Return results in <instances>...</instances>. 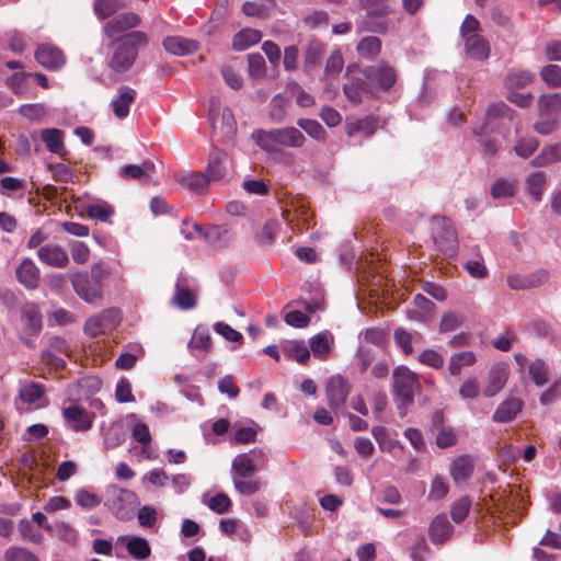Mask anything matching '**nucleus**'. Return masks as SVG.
I'll use <instances>...</instances> for the list:
<instances>
[{
  "instance_id": "f257e3e1",
  "label": "nucleus",
  "mask_w": 561,
  "mask_h": 561,
  "mask_svg": "<svg viewBox=\"0 0 561 561\" xmlns=\"http://www.w3.org/2000/svg\"><path fill=\"white\" fill-rule=\"evenodd\" d=\"M148 43L147 34L141 31H131L113 39L107 46L106 66L115 75L128 72L135 65L139 50Z\"/></svg>"
},
{
  "instance_id": "f03ea898",
  "label": "nucleus",
  "mask_w": 561,
  "mask_h": 561,
  "mask_svg": "<svg viewBox=\"0 0 561 561\" xmlns=\"http://www.w3.org/2000/svg\"><path fill=\"white\" fill-rule=\"evenodd\" d=\"M110 274L102 263H94L91 272H83L79 270H70L68 278L71 283L73 291L87 304H96L103 298V283L102 279Z\"/></svg>"
},
{
  "instance_id": "7ed1b4c3",
  "label": "nucleus",
  "mask_w": 561,
  "mask_h": 561,
  "mask_svg": "<svg viewBox=\"0 0 561 561\" xmlns=\"http://www.w3.org/2000/svg\"><path fill=\"white\" fill-rule=\"evenodd\" d=\"M252 140L257 147L273 156L278 152L277 146L287 148H301L306 142V137L296 127L287 126L273 129H255L251 135Z\"/></svg>"
},
{
  "instance_id": "20e7f679",
  "label": "nucleus",
  "mask_w": 561,
  "mask_h": 561,
  "mask_svg": "<svg viewBox=\"0 0 561 561\" xmlns=\"http://www.w3.org/2000/svg\"><path fill=\"white\" fill-rule=\"evenodd\" d=\"M257 463L250 455H237L231 462V477L236 490L242 495H253L262 488V481L254 472Z\"/></svg>"
},
{
  "instance_id": "39448f33",
  "label": "nucleus",
  "mask_w": 561,
  "mask_h": 561,
  "mask_svg": "<svg viewBox=\"0 0 561 561\" xmlns=\"http://www.w3.org/2000/svg\"><path fill=\"white\" fill-rule=\"evenodd\" d=\"M61 416L68 430L80 433L92 428L95 413L88 411L78 401L67 399L61 407Z\"/></svg>"
},
{
  "instance_id": "423d86ee",
  "label": "nucleus",
  "mask_w": 561,
  "mask_h": 561,
  "mask_svg": "<svg viewBox=\"0 0 561 561\" xmlns=\"http://www.w3.org/2000/svg\"><path fill=\"white\" fill-rule=\"evenodd\" d=\"M136 501V494L116 484L108 485L105 492V505L111 513L121 520L130 518L131 505Z\"/></svg>"
},
{
  "instance_id": "0eeeda50",
  "label": "nucleus",
  "mask_w": 561,
  "mask_h": 561,
  "mask_svg": "<svg viewBox=\"0 0 561 561\" xmlns=\"http://www.w3.org/2000/svg\"><path fill=\"white\" fill-rule=\"evenodd\" d=\"M432 237L438 249L446 255L457 252L458 237L451 220L444 216L433 217Z\"/></svg>"
},
{
  "instance_id": "6e6552de",
  "label": "nucleus",
  "mask_w": 561,
  "mask_h": 561,
  "mask_svg": "<svg viewBox=\"0 0 561 561\" xmlns=\"http://www.w3.org/2000/svg\"><path fill=\"white\" fill-rule=\"evenodd\" d=\"M393 394L402 398L404 402H413L419 380L415 373L405 366H399L393 370Z\"/></svg>"
},
{
  "instance_id": "1a4fd4ad",
  "label": "nucleus",
  "mask_w": 561,
  "mask_h": 561,
  "mask_svg": "<svg viewBox=\"0 0 561 561\" xmlns=\"http://www.w3.org/2000/svg\"><path fill=\"white\" fill-rule=\"evenodd\" d=\"M121 322V312L116 308H108L99 314L90 317L84 323V333L91 337L105 334L115 329Z\"/></svg>"
},
{
  "instance_id": "9d476101",
  "label": "nucleus",
  "mask_w": 561,
  "mask_h": 561,
  "mask_svg": "<svg viewBox=\"0 0 561 561\" xmlns=\"http://www.w3.org/2000/svg\"><path fill=\"white\" fill-rule=\"evenodd\" d=\"M364 77L368 85L380 90H389L396 82L394 69L388 65L381 64L369 66L364 69Z\"/></svg>"
},
{
  "instance_id": "9b49d317",
  "label": "nucleus",
  "mask_w": 561,
  "mask_h": 561,
  "mask_svg": "<svg viewBox=\"0 0 561 561\" xmlns=\"http://www.w3.org/2000/svg\"><path fill=\"white\" fill-rule=\"evenodd\" d=\"M350 390V383L342 376L336 375L329 378L325 386L329 407L334 411H339L344 405Z\"/></svg>"
},
{
  "instance_id": "f8f14e48",
  "label": "nucleus",
  "mask_w": 561,
  "mask_h": 561,
  "mask_svg": "<svg viewBox=\"0 0 561 561\" xmlns=\"http://www.w3.org/2000/svg\"><path fill=\"white\" fill-rule=\"evenodd\" d=\"M38 260L55 268H65L69 264V255L65 248L58 243L49 242L37 249Z\"/></svg>"
},
{
  "instance_id": "ddd939ff",
  "label": "nucleus",
  "mask_w": 561,
  "mask_h": 561,
  "mask_svg": "<svg viewBox=\"0 0 561 561\" xmlns=\"http://www.w3.org/2000/svg\"><path fill=\"white\" fill-rule=\"evenodd\" d=\"M140 23V18L134 12H124L111 19L103 26V33L106 37L115 39L119 34H123L131 28H135Z\"/></svg>"
},
{
  "instance_id": "4468645a",
  "label": "nucleus",
  "mask_w": 561,
  "mask_h": 561,
  "mask_svg": "<svg viewBox=\"0 0 561 561\" xmlns=\"http://www.w3.org/2000/svg\"><path fill=\"white\" fill-rule=\"evenodd\" d=\"M549 279V272L540 268L529 274H513L507 277V285L513 290H526L540 287Z\"/></svg>"
},
{
  "instance_id": "2eb2a0df",
  "label": "nucleus",
  "mask_w": 561,
  "mask_h": 561,
  "mask_svg": "<svg viewBox=\"0 0 561 561\" xmlns=\"http://www.w3.org/2000/svg\"><path fill=\"white\" fill-rule=\"evenodd\" d=\"M35 58L38 64L48 70H58L66 62L62 50L51 44L39 45L35 51Z\"/></svg>"
},
{
  "instance_id": "dca6fc26",
  "label": "nucleus",
  "mask_w": 561,
  "mask_h": 561,
  "mask_svg": "<svg viewBox=\"0 0 561 561\" xmlns=\"http://www.w3.org/2000/svg\"><path fill=\"white\" fill-rule=\"evenodd\" d=\"M193 229L197 231L199 238H203L210 245L216 248H222L229 244L230 229L227 225L211 226L208 229H204L201 225L194 222Z\"/></svg>"
},
{
  "instance_id": "f3484780",
  "label": "nucleus",
  "mask_w": 561,
  "mask_h": 561,
  "mask_svg": "<svg viewBox=\"0 0 561 561\" xmlns=\"http://www.w3.org/2000/svg\"><path fill=\"white\" fill-rule=\"evenodd\" d=\"M510 375V367L506 363H496L490 370L488 376V383L483 390L486 398H492L497 394L505 386Z\"/></svg>"
},
{
  "instance_id": "a211bd4d",
  "label": "nucleus",
  "mask_w": 561,
  "mask_h": 561,
  "mask_svg": "<svg viewBox=\"0 0 561 561\" xmlns=\"http://www.w3.org/2000/svg\"><path fill=\"white\" fill-rule=\"evenodd\" d=\"M18 282L27 289H36L39 285L41 271L31 259H24L15 271Z\"/></svg>"
},
{
  "instance_id": "6ab92c4d",
  "label": "nucleus",
  "mask_w": 561,
  "mask_h": 561,
  "mask_svg": "<svg viewBox=\"0 0 561 561\" xmlns=\"http://www.w3.org/2000/svg\"><path fill=\"white\" fill-rule=\"evenodd\" d=\"M117 542H125V547L129 556L137 561L146 560L151 554V548L147 539L138 536L125 537L121 536L117 538Z\"/></svg>"
},
{
  "instance_id": "aec40b11",
  "label": "nucleus",
  "mask_w": 561,
  "mask_h": 561,
  "mask_svg": "<svg viewBox=\"0 0 561 561\" xmlns=\"http://www.w3.org/2000/svg\"><path fill=\"white\" fill-rule=\"evenodd\" d=\"M136 100V91L129 87H121L118 94L112 100L111 106L114 115L123 119L128 116L130 105Z\"/></svg>"
},
{
  "instance_id": "412c9836",
  "label": "nucleus",
  "mask_w": 561,
  "mask_h": 561,
  "mask_svg": "<svg viewBox=\"0 0 561 561\" xmlns=\"http://www.w3.org/2000/svg\"><path fill=\"white\" fill-rule=\"evenodd\" d=\"M333 344V334L329 331H322L310 339L309 350L316 358L324 360L329 357Z\"/></svg>"
},
{
  "instance_id": "4be33fe9",
  "label": "nucleus",
  "mask_w": 561,
  "mask_h": 561,
  "mask_svg": "<svg viewBox=\"0 0 561 561\" xmlns=\"http://www.w3.org/2000/svg\"><path fill=\"white\" fill-rule=\"evenodd\" d=\"M473 459L469 455H461L453 459L449 473L455 483L465 482L473 472Z\"/></svg>"
},
{
  "instance_id": "5701e85b",
  "label": "nucleus",
  "mask_w": 561,
  "mask_h": 561,
  "mask_svg": "<svg viewBox=\"0 0 561 561\" xmlns=\"http://www.w3.org/2000/svg\"><path fill=\"white\" fill-rule=\"evenodd\" d=\"M454 531V527L446 516H436L430 525V539L434 545H442L446 542Z\"/></svg>"
},
{
  "instance_id": "b1692460",
  "label": "nucleus",
  "mask_w": 561,
  "mask_h": 561,
  "mask_svg": "<svg viewBox=\"0 0 561 561\" xmlns=\"http://www.w3.org/2000/svg\"><path fill=\"white\" fill-rule=\"evenodd\" d=\"M228 157L224 151L214 150L208 158L206 176L210 181H219L227 173Z\"/></svg>"
},
{
  "instance_id": "393cba45",
  "label": "nucleus",
  "mask_w": 561,
  "mask_h": 561,
  "mask_svg": "<svg viewBox=\"0 0 561 561\" xmlns=\"http://www.w3.org/2000/svg\"><path fill=\"white\" fill-rule=\"evenodd\" d=\"M162 44L168 53L176 56L188 55L198 49V43L196 41L181 36H168L163 39Z\"/></svg>"
},
{
  "instance_id": "a878e982",
  "label": "nucleus",
  "mask_w": 561,
  "mask_h": 561,
  "mask_svg": "<svg viewBox=\"0 0 561 561\" xmlns=\"http://www.w3.org/2000/svg\"><path fill=\"white\" fill-rule=\"evenodd\" d=\"M22 320L31 334H37L43 328V316L35 302H25L21 309Z\"/></svg>"
},
{
  "instance_id": "bb28decb",
  "label": "nucleus",
  "mask_w": 561,
  "mask_h": 561,
  "mask_svg": "<svg viewBox=\"0 0 561 561\" xmlns=\"http://www.w3.org/2000/svg\"><path fill=\"white\" fill-rule=\"evenodd\" d=\"M154 172V164L151 161H144L140 164H127L123 167L119 174L126 180L133 179L145 182L150 180Z\"/></svg>"
},
{
  "instance_id": "cd10ccee",
  "label": "nucleus",
  "mask_w": 561,
  "mask_h": 561,
  "mask_svg": "<svg viewBox=\"0 0 561 561\" xmlns=\"http://www.w3.org/2000/svg\"><path fill=\"white\" fill-rule=\"evenodd\" d=\"M561 161V142L548 144L531 160L535 168H545Z\"/></svg>"
},
{
  "instance_id": "c85d7f7f",
  "label": "nucleus",
  "mask_w": 561,
  "mask_h": 561,
  "mask_svg": "<svg viewBox=\"0 0 561 561\" xmlns=\"http://www.w3.org/2000/svg\"><path fill=\"white\" fill-rule=\"evenodd\" d=\"M523 402L517 398H510L503 401L493 414V421L505 423L512 421L522 410Z\"/></svg>"
},
{
  "instance_id": "c756f323",
  "label": "nucleus",
  "mask_w": 561,
  "mask_h": 561,
  "mask_svg": "<svg viewBox=\"0 0 561 561\" xmlns=\"http://www.w3.org/2000/svg\"><path fill=\"white\" fill-rule=\"evenodd\" d=\"M178 182L191 192L203 194L207 188L209 180L203 172H187L179 175Z\"/></svg>"
},
{
  "instance_id": "7c9ffc66",
  "label": "nucleus",
  "mask_w": 561,
  "mask_h": 561,
  "mask_svg": "<svg viewBox=\"0 0 561 561\" xmlns=\"http://www.w3.org/2000/svg\"><path fill=\"white\" fill-rule=\"evenodd\" d=\"M547 176L543 172H534L525 179V190L529 194L535 203H539L542 199L543 192L546 190Z\"/></svg>"
},
{
  "instance_id": "2f4dec72",
  "label": "nucleus",
  "mask_w": 561,
  "mask_h": 561,
  "mask_svg": "<svg viewBox=\"0 0 561 561\" xmlns=\"http://www.w3.org/2000/svg\"><path fill=\"white\" fill-rule=\"evenodd\" d=\"M41 138L46 148L55 154L62 156L66 153L64 145V131L57 128H46L41 133Z\"/></svg>"
},
{
  "instance_id": "473e14b6",
  "label": "nucleus",
  "mask_w": 561,
  "mask_h": 561,
  "mask_svg": "<svg viewBox=\"0 0 561 561\" xmlns=\"http://www.w3.org/2000/svg\"><path fill=\"white\" fill-rule=\"evenodd\" d=\"M343 91L353 103H360L363 93H373V89L368 85L366 79L360 78H352L350 82L343 85Z\"/></svg>"
},
{
  "instance_id": "72a5a7b5",
  "label": "nucleus",
  "mask_w": 561,
  "mask_h": 561,
  "mask_svg": "<svg viewBox=\"0 0 561 561\" xmlns=\"http://www.w3.org/2000/svg\"><path fill=\"white\" fill-rule=\"evenodd\" d=\"M465 42V50L467 56L476 60H483L489 57L490 47L488 42L482 37H469Z\"/></svg>"
},
{
  "instance_id": "f704fd0d",
  "label": "nucleus",
  "mask_w": 561,
  "mask_h": 561,
  "mask_svg": "<svg viewBox=\"0 0 561 561\" xmlns=\"http://www.w3.org/2000/svg\"><path fill=\"white\" fill-rule=\"evenodd\" d=\"M477 363V356L472 351L455 353L450 356L448 371L451 376H459L463 367L472 366Z\"/></svg>"
},
{
  "instance_id": "c9c22d12",
  "label": "nucleus",
  "mask_w": 561,
  "mask_h": 561,
  "mask_svg": "<svg viewBox=\"0 0 561 561\" xmlns=\"http://www.w3.org/2000/svg\"><path fill=\"white\" fill-rule=\"evenodd\" d=\"M262 38V33L254 28H243L238 32L232 39V46L236 50L242 51L257 44Z\"/></svg>"
},
{
  "instance_id": "e433bc0d",
  "label": "nucleus",
  "mask_w": 561,
  "mask_h": 561,
  "mask_svg": "<svg viewBox=\"0 0 561 561\" xmlns=\"http://www.w3.org/2000/svg\"><path fill=\"white\" fill-rule=\"evenodd\" d=\"M283 353L299 364H306L310 357L309 346L304 341H289L283 346Z\"/></svg>"
},
{
  "instance_id": "4c0bfd02",
  "label": "nucleus",
  "mask_w": 561,
  "mask_h": 561,
  "mask_svg": "<svg viewBox=\"0 0 561 561\" xmlns=\"http://www.w3.org/2000/svg\"><path fill=\"white\" fill-rule=\"evenodd\" d=\"M173 302L180 309L188 310L196 306V295L192 289L182 286L181 279H178V282L175 284Z\"/></svg>"
},
{
  "instance_id": "58836bf2",
  "label": "nucleus",
  "mask_w": 561,
  "mask_h": 561,
  "mask_svg": "<svg viewBox=\"0 0 561 561\" xmlns=\"http://www.w3.org/2000/svg\"><path fill=\"white\" fill-rule=\"evenodd\" d=\"M18 529L24 541L33 545H39L44 540V536L39 527L35 526V524L30 519H21L18 525Z\"/></svg>"
},
{
  "instance_id": "ea45409f",
  "label": "nucleus",
  "mask_w": 561,
  "mask_h": 561,
  "mask_svg": "<svg viewBox=\"0 0 561 561\" xmlns=\"http://www.w3.org/2000/svg\"><path fill=\"white\" fill-rule=\"evenodd\" d=\"M561 111V96L558 93L542 94L538 100L539 115H558Z\"/></svg>"
},
{
  "instance_id": "a19ab883",
  "label": "nucleus",
  "mask_w": 561,
  "mask_h": 561,
  "mask_svg": "<svg viewBox=\"0 0 561 561\" xmlns=\"http://www.w3.org/2000/svg\"><path fill=\"white\" fill-rule=\"evenodd\" d=\"M324 53V44L318 39H310L304 49V60L307 67L319 66Z\"/></svg>"
},
{
  "instance_id": "79ce46f5",
  "label": "nucleus",
  "mask_w": 561,
  "mask_h": 561,
  "mask_svg": "<svg viewBox=\"0 0 561 561\" xmlns=\"http://www.w3.org/2000/svg\"><path fill=\"white\" fill-rule=\"evenodd\" d=\"M126 439V432L118 423H113L108 426L103 438L105 449H113L121 446Z\"/></svg>"
},
{
  "instance_id": "37998d69",
  "label": "nucleus",
  "mask_w": 561,
  "mask_h": 561,
  "mask_svg": "<svg viewBox=\"0 0 561 561\" xmlns=\"http://www.w3.org/2000/svg\"><path fill=\"white\" fill-rule=\"evenodd\" d=\"M280 229V224L276 219H268L262 227L261 231L255 234V240L261 245L272 244Z\"/></svg>"
},
{
  "instance_id": "c03bdc74",
  "label": "nucleus",
  "mask_w": 561,
  "mask_h": 561,
  "mask_svg": "<svg viewBox=\"0 0 561 561\" xmlns=\"http://www.w3.org/2000/svg\"><path fill=\"white\" fill-rule=\"evenodd\" d=\"M124 5L123 0H94L93 10L99 19L104 20L124 8Z\"/></svg>"
},
{
  "instance_id": "a18cd8bd",
  "label": "nucleus",
  "mask_w": 561,
  "mask_h": 561,
  "mask_svg": "<svg viewBox=\"0 0 561 561\" xmlns=\"http://www.w3.org/2000/svg\"><path fill=\"white\" fill-rule=\"evenodd\" d=\"M534 79V73L528 70H512L506 75L505 85L508 90H516L528 85Z\"/></svg>"
},
{
  "instance_id": "49530a36",
  "label": "nucleus",
  "mask_w": 561,
  "mask_h": 561,
  "mask_svg": "<svg viewBox=\"0 0 561 561\" xmlns=\"http://www.w3.org/2000/svg\"><path fill=\"white\" fill-rule=\"evenodd\" d=\"M528 374L538 387H542L549 381V367L540 358L530 363Z\"/></svg>"
},
{
  "instance_id": "de8ad7c7",
  "label": "nucleus",
  "mask_w": 561,
  "mask_h": 561,
  "mask_svg": "<svg viewBox=\"0 0 561 561\" xmlns=\"http://www.w3.org/2000/svg\"><path fill=\"white\" fill-rule=\"evenodd\" d=\"M47 530L51 531L59 540L69 545H73L77 540V535L73 528L65 522H56L53 525H46Z\"/></svg>"
},
{
  "instance_id": "09e8293b",
  "label": "nucleus",
  "mask_w": 561,
  "mask_h": 561,
  "mask_svg": "<svg viewBox=\"0 0 561 561\" xmlns=\"http://www.w3.org/2000/svg\"><path fill=\"white\" fill-rule=\"evenodd\" d=\"M44 394V387L38 382H28L21 386L20 399L28 404L36 403Z\"/></svg>"
},
{
  "instance_id": "8fccbe9b",
  "label": "nucleus",
  "mask_w": 561,
  "mask_h": 561,
  "mask_svg": "<svg viewBox=\"0 0 561 561\" xmlns=\"http://www.w3.org/2000/svg\"><path fill=\"white\" fill-rule=\"evenodd\" d=\"M378 122L375 117L368 116L363 119H358L347 127V135L353 136L355 133H362L365 136H371L377 129Z\"/></svg>"
},
{
  "instance_id": "3c124183",
  "label": "nucleus",
  "mask_w": 561,
  "mask_h": 561,
  "mask_svg": "<svg viewBox=\"0 0 561 561\" xmlns=\"http://www.w3.org/2000/svg\"><path fill=\"white\" fill-rule=\"evenodd\" d=\"M357 51L358 54L364 58H374L378 55L381 48V42L378 37L375 36H367L364 37L358 44H357Z\"/></svg>"
},
{
  "instance_id": "603ef678",
  "label": "nucleus",
  "mask_w": 561,
  "mask_h": 561,
  "mask_svg": "<svg viewBox=\"0 0 561 561\" xmlns=\"http://www.w3.org/2000/svg\"><path fill=\"white\" fill-rule=\"evenodd\" d=\"M188 348L208 351L211 346L210 334L207 328L198 325L187 344Z\"/></svg>"
},
{
  "instance_id": "864d4df0",
  "label": "nucleus",
  "mask_w": 561,
  "mask_h": 561,
  "mask_svg": "<svg viewBox=\"0 0 561 561\" xmlns=\"http://www.w3.org/2000/svg\"><path fill=\"white\" fill-rule=\"evenodd\" d=\"M558 127V115H539V118L534 124L535 131L542 136L553 134Z\"/></svg>"
},
{
  "instance_id": "5fc2aeb1",
  "label": "nucleus",
  "mask_w": 561,
  "mask_h": 561,
  "mask_svg": "<svg viewBox=\"0 0 561 561\" xmlns=\"http://www.w3.org/2000/svg\"><path fill=\"white\" fill-rule=\"evenodd\" d=\"M3 561H39V559L24 547L11 546L4 550Z\"/></svg>"
},
{
  "instance_id": "6e6d98bb",
  "label": "nucleus",
  "mask_w": 561,
  "mask_h": 561,
  "mask_svg": "<svg viewBox=\"0 0 561 561\" xmlns=\"http://www.w3.org/2000/svg\"><path fill=\"white\" fill-rule=\"evenodd\" d=\"M85 209L88 216L91 219H96L104 222L107 221L108 218L114 214L113 207L106 202L89 204Z\"/></svg>"
},
{
  "instance_id": "4d7b16f0",
  "label": "nucleus",
  "mask_w": 561,
  "mask_h": 561,
  "mask_svg": "<svg viewBox=\"0 0 561 561\" xmlns=\"http://www.w3.org/2000/svg\"><path fill=\"white\" fill-rule=\"evenodd\" d=\"M297 125L311 138L316 140H324L325 130L316 119L299 118Z\"/></svg>"
},
{
  "instance_id": "13d9d810",
  "label": "nucleus",
  "mask_w": 561,
  "mask_h": 561,
  "mask_svg": "<svg viewBox=\"0 0 561 561\" xmlns=\"http://www.w3.org/2000/svg\"><path fill=\"white\" fill-rule=\"evenodd\" d=\"M490 193L493 198L511 197L515 193V184L512 181L500 178L491 185Z\"/></svg>"
},
{
  "instance_id": "bf43d9fd",
  "label": "nucleus",
  "mask_w": 561,
  "mask_h": 561,
  "mask_svg": "<svg viewBox=\"0 0 561 561\" xmlns=\"http://www.w3.org/2000/svg\"><path fill=\"white\" fill-rule=\"evenodd\" d=\"M134 352L122 353L115 360V366L119 369H130L135 366L138 357L142 354L144 350L140 344L131 346Z\"/></svg>"
},
{
  "instance_id": "052dcab7",
  "label": "nucleus",
  "mask_w": 561,
  "mask_h": 561,
  "mask_svg": "<svg viewBox=\"0 0 561 561\" xmlns=\"http://www.w3.org/2000/svg\"><path fill=\"white\" fill-rule=\"evenodd\" d=\"M471 506V501L468 496H462L455 501L450 506L451 519L460 524L468 516Z\"/></svg>"
},
{
  "instance_id": "680f3d73",
  "label": "nucleus",
  "mask_w": 561,
  "mask_h": 561,
  "mask_svg": "<svg viewBox=\"0 0 561 561\" xmlns=\"http://www.w3.org/2000/svg\"><path fill=\"white\" fill-rule=\"evenodd\" d=\"M343 66H344V60H343L342 53L339 49L333 50L331 53V55L329 56V58L327 59L325 68H324V76L327 78L337 77L339 73L343 69Z\"/></svg>"
},
{
  "instance_id": "e2e57ef3",
  "label": "nucleus",
  "mask_w": 561,
  "mask_h": 561,
  "mask_svg": "<svg viewBox=\"0 0 561 561\" xmlns=\"http://www.w3.org/2000/svg\"><path fill=\"white\" fill-rule=\"evenodd\" d=\"M71 259L76 264L83 265L90 260V249L82 241H72L69 244Z\"/></svg>"
},
{
  "instance_id": "0e129e2a",
  "label": "nucleus",
  "mask_w": 561,
  "mask_h": 561,
  "mask_svg": "<svg viewBox=\"0 0 561 561\" xmlns=\"http://www.w3.org/2000/svg\"><path fill=\"white\" fill-rule=\"evenodd\" d=\"M449 491L447 480L442 476H435L432 480L428 499L432 501H438L444 499Z\"/></svg>"
},
{
  "instance_id": "69168bd1",
  "label": "nucleus",
  "mask_w": 561,
  "mask_h": 561,
  "mask_svg": "<svg viewBox=\"0 0 561 561\" xmlns=\"http://www.w3.org/2000/svg\"><path fill=\"white\" fill-rule=\"evenodd\" d=\"M540 77L543 82L551 88L561 87V68L558 65H547L542 67Z\"/></svg>"
},
{
  "instance_id": "338daca9",
  "label": "nucleus",
  "mask_w": 561,
  "mask_h": 561,
  "mask_svg": "<svg viewBox=\"0 0 561 561\" xmlns=\"http://www.w3.org/2000/svg\"><path fill=\"white\" fill-rule=\"evenodd\" d=\"M20 114L30 121L41 122L47 114L45 105L41 103L23 104L19 110Z\"/></svg>"
},
{
  "instance_id": "774afa93",
  "label": "nucleus",
  "mask_w": 561,
  "mask_h": 561,
  "mask_svg": "<svg viewBox=\"0 0 561 561\" xmlns=\"http://www.w3.org/2000/svg\"><path fill=\"white\" fill-rule=\"evenodd\" d=\"M256 430L252 426L233 425L231 430V436L237 443H252L256 437Z\"/></svg>"
}]
</instances>
